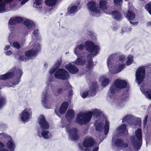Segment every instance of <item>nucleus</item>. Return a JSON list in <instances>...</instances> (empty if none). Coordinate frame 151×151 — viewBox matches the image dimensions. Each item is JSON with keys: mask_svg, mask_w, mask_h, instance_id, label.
Masks as SVG:
<instances>
[{"mask_svg": "<svg viewBox=\"0 0 151 151\" xmlns=\"http://www.w3.org/2000/svg\"><path fill=\"white\" fill-rule=\"evenodd\" d=\"M118 54L115 53L110 55L107 59V64L109 72L112 74L118 73L126 67L124 63L126 58L124 55L118 57Z\"/></svg>", "mask_w": 151, "mask_h": 151, "instance_id": "f257e3e1", "label": "nucleus"}, {"mask_svg": "<svg viewBox=\"0 0 151 151\" xmlns=\"http://www.w3.org/2000/svg\"><path fill=\"white\" fill-rule=\"evenodd\" d=\"M114 84L111 85L109 88L108 92V96L109 97V101L112 104H114L119 108H121L124 106V103L128 97V94L126 91L121 95L119 98H116L114 95L117 92V89Z\"/></svg>", "mask_w": 151, "mask_h": 151, "instance_id": "f03ea898", "label": "nucleus"}, {"mask_svg": "<svg viewBox=\"0 0 151 151\" xmlns=\"http://www.w3.org/2000/svg\"><path fill=\"white\" fill-rule=\"evenodd\" d=\"M84 47L86 50L90 53L86 57L87 61L86 67L88 70L91 69L93 66V62L91 57H93L98 54L100 48L98 45H95L91 41H87L84 43Z\"/></svg>", "mask_w": 151, "mask_h": 151, "instance_id": "7ed1b4c3", "label": "nucleus"}, {"mask_svg": "<svg viewBox=\"0 0 151 151\" xmlns=\"http://www.w3.org/2000/svg\"><path fill=\"white\" fill-rule=\"evenodd\" d=\"M101 114V112L96 109H92L91 111L88 112H81L77 114L75 122L81 125L85 124L90 121L92 115L98 116Z\"/></svg>", "mask_w": 151, "mask_h": 151, "instance_id": "20e7f679", "label": "nucleus"}, {"mask_svg": "<svg viewBox=\"0 0 151 151\" xmlns=\"http://www.w3.org/2000/svg\"><path fill=\"white\" fill-rule=\"evenodd\" d=\"M32 49L27 51L25 53V56L20 54L18 59L20 61H27L28 59L32 58L36 55L37 53L40 50V46L36 40H32L30 43Z\"/></svg>", "mask_w": 151, "mask_h": 151, "instance_id": "39448f33", "label": "nucleus"}, {"mask_svg": "<svg viewBox=\"0 0 151 151\" xmlns=\"http://www.w3.org/2000/svg\"><path fill=\"white\" fill-rule=\"evenodd\" d=\"M38 122L42 130L41 133L38 131L37 133V135L40 138L42 137L45 139H50L52 135L49 131L46 130L49 128V126L44 116L41 115L39 117Z\"/></svg>", "mask_w": 151, "mask_h": 151, "instance_id": "423d86ee", "label": "nucleus"}, {"mask_svg": "<svg viewBox=\"0 0 151 151\" xmlns=\"http://www.w3.org/2000/svg\"><path fill=\"white\" fill-rule=\"evenodd\" d=\"M130 140L135 150L138 151L141 147L142 142V133L141 129H137L135 131L134 136H132Z\"/></svg>", "mask_w": 151, "mask_h": 151, "instance_id": "0eeeda50", "label": "nucleus"}, {"mask_svg": "<svg viewBox=\"0 0 151 151\" xmlns=\"http://www.w3.org/2000/svg\"><path fill=\"white\" fill-rule=\"evenodd\" d=\"M105 122L104 126V132L105 134H106L109 129V122L107 120L106 118L104 116L101 117L99 120L96 121L94 124L97 131L100 132L102 130V127L104 122Z\"/></svg>", "mask_w": 151, "mask_h": 151, "instance_id": "6e6552de", "label": "nucleus"}, {"mask_svg": "<svg viewBox=\"0 0 151 151\" xmlns=\"http://www.w3.org/2000/svg\"><path fill=\"white\" fill-rule=\"evenodd\" d=\"M81 51V50L76 47L74 49L75 54L78 57L75 61V64L77 65H83L86 63L85 56L83 55L84 53Z\"/></svg>", "mask_w": 151, "mask_h": 151, "instance_id": "1a4fd4ad", "label": "nucleus"}, {"mask_svg": "<svg viewBox=\"0 0 151 151\" xmlns=\"http://www.w3.org/2000/svg\"><path fill=\"white\" fill-rule=\"evenodd\" d=\"M87 7L90 12L91 15L92 16L98 17L101 13L99 9L96 7V3L94 1L89 2L87 4Z\"/></svg>", "mask_w": 151, "mask_h": 151, "instance_id": "9d476101", "label": "nucleus"}, {"mask_svg": "<svg viewBox=\"0 0 151 151\" xmlns=\"http://www.w3.org/2000/svg\"><path fill=\"white\" fill-rule=\"evenodd\" d=\"M32 114L31 109L29 108H27L19 114V118L23 122H27L31 119Z\"/></svg>", "mask_w": 151, "mask_h": 151, "instance_id": "9b49d317", "label": "nucleus"}, {"mask_svg": "<svg viewBox=\"0 0 151 151\" xmlns=\"http://www.w3.org/2000/svg\"><path fill=\"white\" fill-rule=\"evenodd\" d=\"M145 74V68L141 66L138 68L136 73V81L138 84H140L143 81Z\"/></svg>", "mask_w": 151, "mask_h": 151, "instance_id": "f8f14e48", "label": "nucleus"}, {"mask_svg": "<svg viewBox=\"0 0 151 151\" xmlns=\"http://www.w3.org/2000/svg\"><path fill=\"white\" fill-rule=\"evenodd\" d=\"M69 73L65 69H60L55 73V77L57 79L62 80L69 78Z\"/></svg>", "mask_w": 151, "mask_h": 151, "instance_id": "ddd939ff", "label": "nucleus"}, {"mask_svg": "<svg viewBox=\"0 0 151 151\" xmlns=\"http://www.w3.org/2000/svg\"><path fill=\"white\" fill-rule=\"evenodd\" d=\"M16 73L17 79H14L12 81V85L9 84L6 85L8 87H12V86H15L17 85L19 82V79L21 78L22 74V71L20 69L15 70L14 69V73Z\"/></svg>", "mask_w": 151, "mask_h": 151, "instance_id": "4468645a", "label": "nucleus"}, {"mask_svg": "<svg viewBox=\"0 0 151 151\" xmlns=\"http://www.w3.org/2000/svg\"><path fill=\"white\" fill-rule=\"evenodd\" d=\"M94 139L90 136L86 137L83 142V146L86 147H90L94 145Z\"/></svg>", "mask_w": 151, "mask_h": 151, "instance_id": "2eb2a0df", "label": "nucleus"}, {"mask_svg": "<svg viewBox=\"0 0 151 151\" xmlns=\"http://www.w3.org/2000/svg\"><path fill=\"white\" fill-rule=\"evenodd\" d=\"M140 88L142 93L144 94L146 98L151 99V90L148 88L146 85H142Z\"/></svg>", "mask_w": 151, "mask_h": 151, "instance_id": "dca6fc26", "label": "nucleus"}, {"mask_svg": "<svg viewBox=\"0 0 151 151\" xmlns=\"http://www.w3.org/2000/svg\"><path fill=\"white\" fill-rule=\"evenodd\" d=\"M75 64V62H72L69 64H66L65 66L66 69L72 74H74L78 72V68L74 65Z\"/></svg>", "mask_w": 151, "mask_h": 151, "instance_id": "f3484780", "label": "nucleus"}, {"mask_svg": "<svg viewBox=\"0 0 151 151\" xmlns=\"http://www.w3.org/2000/svg\"><path fill=\"white\" fill-rule=\"evenodd\" d=\"M116 133L117 136L127 134L128 131L126 129V125L123 124L119 126L116 128Z\"/></svg>", "mask_w": 151, "mask_h": 151, "instance_id": "a211bd4d", "label": "nucleus"}, {"mask_svg": "<svg viewBox=\"0 0 151 151\" xmlns=\"http://www.w3.org/2000/svg\"><path fill=\"white\" fill-rule=\"evenodd\" d=\"M127 82L124 80L120 79L116 80L114 82V84L116 87L119 89H123L125 88L127 86Z\"/></svg>", "mask_w": 151, "mask_h": 151, "instance_id": "6ab92c4d", "label": "nucleus"}, {"mask_svg": "<svg viewBox=\"0 0 151 151\" xmlns=\"http://www.w3.org/2000/svg\"><path fill=\"white\" fill-rule=\"evenodd\" d=\"M68 87L70 89L71 88V86L68 81L64 84L62 88H58L56 92L53 93L56 96H58L59 94H62L63 92L67 90V87Z\"/></svg>", "mask_w": 151, "mask_h": 151, "instance_id": "aec40b11", "label": "nucleus"}, {"mask_svg": "<svg viewBox=\"0 0 151 151\" xmlns=\"http://www.w3.org/2000/svg\"><path fill=\"white\" fill-rule=\"evenodd\" d=\"M68 106V104L67 102H63L59 109V113L58 112V111L55 110V113L58 116L60 117V114H64L67 110Z\"/></svg>", "mask_w": 151, "mask_h": 151, "instance_id": "412c9836", "label": "nucleus"}, {"mask_svg": "<svg viewBox=\"0 0 151 151\" xmlns=\"http://www.w3.org/2000/svg\"><path fill=\"white\" fill-rule=\"evenodd\" d=\"M112 141L115 145L118 147L121 148H126L128 146V144L127 143H124L123 141L120 139L115 140V138L113 137Z\"/></svg>", "mask_w": 151, "mask_h": 151, "instance_id": "4be33fe9", "label": "nucleus"}, {"mask_svg": "<svg viewBox=\"0 0 151 151\" xmlns=\"http://www.w3.org/2000/svg\"><path fill=\"white\" fill-rule=\"evenodd\" d=\"M13 0H0V13L5 12L7 11L6 3L13 1Z\"/></svg>", "mask_w": 151, "mask_h": 151, "instance_id": "5701e85b", "label": "nucleus"}, {"mask_svg": "<svg viewBox=\"0 0 151 151\" xmlns=\"http://www.w3.org/2000/svg\"><path fill=\"white\" fill-rule=\"evenodd\" d=\"M124 15L125 16L127 19L129 21L130 23H132L133 25L137 24V22H133L131 21L135 17V14L134 12H132L130 10H128L127 13L126 14H124Z\"/></svg>", "mask_w": 151, "mask_h": 151, "instance_id": "b1692460", "label": "nucleus"}, {"mask_svg": "<svg viewBox=\"0 0 151 151\" xmlns=\"http://www.w3.org/2000/svg\"><path fill=\"white\" fill-rule=\"evenodd\" d=\"M68 132L70 135V137L71 139L76 140L78 138V131L76 128H71L68 130Z\"/></svg>", "mask_w": 151, "mask_h": 151, "instance_id": "393cba45", "label": "nucleus"}, {"mask_svg": "<svg viewBox=\"0 0 151 151\" xmlns=\"http://www.w3.org/2000/svg\"><path fill=\"white\" fill-rule=\"evenodd\" d=\"M65 117L67 121L66 123H69L74 118V111L72 109L68 110L66 114Z\"/></svg>", "mask_w": 151, "mask_h": 151, "instance_id": "a878e982", "label": "nucleus"}, {"mask_svg": "<svg viewBox=\"0 0 151 151\" xmlns=\"http://www.w3.org/2000/svg\"><path fill=\"white\" fill-rule=\"evenodd\" d=\"M99 8L101 10H103L107 14H111L110 12H106V10H107L108 7L107 4V2L104 0H100L99 4Z\"/></svg>", "mask_w": 151, "mask_h": 151, "instance_id": "bb28decb", "label": "nucleus"}, {"mask_svg": "<svg viewBox=\"0 0 151 151\" xmlns=\"http://www.w3.org/2000/svg\"><path fill=\"white\" fill-rule=\"evenodd\" d=\"M24 24L26 26L29 31H31L35 28V24L31 20H26L24 22Z\"/></svg>", "mask_w": 151, "mask_h": 151, "instance_id": "cd10ccee", "label": "nucleus"}, {"mask_svg": "<svg viewBox=\"0 0 151 151\" xmlns=\"http://www.w3.org/2000/svg\"><path fill=\"white\" fill-rule=\"evenodd\" d=\"M7 139L9 140L6 143V147L7 148H5L8 151H12L15 147L14 143L10 137Z\"/></svg>", "mask_w": 151, "mask_h": 151, "instance_id": "c85d7f7f", "label": "nucleus"}, {"mask_svg": "<svg viewBox=\"0 0 151 151\" xmlns=\"http://www.w3.org/2000/svg\"><path fill=\"white\" fill-rule=\"evenodd\" d=\"M79 5V3L77 2L76 5H72L69 6L68 9V13L72 14L76 13L78 11V7Z\"/></svg>", "mask_w": 151, "mask_h": 151, "instance_id": "c756f323", "label": "nucleus"}, {"mask_svg": "<svg viewBox=\"0 0 151 151\" xmlns=\"http://www.w3.org/2000/svg\"><path fill=\"white\" fill-rule=\"evenodd\" d=\"M22 19L20 17H14L11 18L9 21L10 25H13L16 23H20L22 21Z\"/></svg>", "mask_w": 151, "mask_h": 151, "instance_id": "7c9ffc66", "label": "nucleus"}, {"mask_svg": "<svg viewBox=\"0 0 151 151\" xmlns=\"http://www.w3.org/2000/svg\"><path fill=\"white\" fill-rule=\"evenodd\" d=\"M99 81L103 87H106L109 83V80L106 76H102L99 78Z\"/></svg>", "mask_w": 151, "mask_h": 151, "instance_id": "2f4dec72", "label": "nucleus"}, {"mask_svg": "<svg viewBox=\"0 0 151 151\" xmlns=\"http://www.w3.org/2000/svg\"><path fill=\"white\" fill-rule=\"evenodd\" d=\"M14 69H12L6 74L0 75V79L4 80L11 78L14 75Z\"/></svg>", "mask_w": 151, "mask_h": 151, "instance_id": "473e14b6", "label": "nucleus"}, {"mask_svg": "<svg viewBox=\"0 0 151 151\" xmlns=\"http://www.w3.org/2000/svg\"><path fill=\"white\" fill-rule=\"evenodd\" d=\"M33 6L37 9L40 11H42L44 9L42 5V0H35Z\"/></svg>", "mask_w": 151, "mask_h": 151, "instance_id": "72a5a7b5", "label": "nucleus"}, {"mask_svg": "<svg viewBox=\"0 0 151 151\" xmlns=\"http://www.w3.org/2000/svg\"><path fill=\"white\" fill-rule=\"evenodd\" d=\"M96 84V83H94V84L87 90L88 95L90 96L95 95L96 93V88L97 87Z\"/></svg>", "mask_w": 151, "mask_h": 151, "instance_id": "f704fd0d", "label": "nucleus"}, {"mask_svg": "<svg viewBox=\"0 0 151 151\" xmlns=\"http://www.w3.org/2000/svg\"><path fill=\"white\" fill-rule=\"evenodd\" d=\"M62 63V60L61 59L57 60L55 63L53 68L50 69L49 71V73L50 74H53L58 69Z\"/></svg>", "mask_w": 151, "mask_h": 151, "instance_id": "c9c22d12", "label": "nucleus"}, {"mask_svg": "<svg viewBox=\"0 0 151 151\" xmlns=\"http://www.w3.org/2000/svg\"><path fill=\"white\" fill-rule=\"evenodd\" d=\"M49 97V95L47 92L43 93L42 99V104L45 105L47 104L48 101Z\"/></svg>", "mask_w": 151, "mask_h": 151, "instance_id": "e433bc0d", "label": "nucleus"}, {"mask_svg": "<svg viewBox=\"0 0 151 151\" xmlns=\"http://www.w3.org/2000/svg\"><path fill=\"white\" fill-rule=\"evenodd\" d=\"M114 18L117 20H119L121 19V14L117 11H114L111 13Z\"/></svg>", "mask_w": 151, "mask_h": 151, "instance_id": "4c0bfd02", "label": "nucleus"}, {"mask_svg": "<svg viewBox=\"0 0 151 151\" xmlns=\"http://www.w3.org/2000/svg\"><path fill=\"white\" fill-rule=\"evenodd\" d=\"M131 29L132 28L130 26H127V25H125L122 28L121 32L123 33L125 32H128L130 31Z\"/></svg>", "mask_w": 151, "mask_h": 151, "instance_id": "58836bf2", "label": "nucleus"}, {"mask_svg": "<svg viewBox=\"0 0 151 151\" xmlns=\"http://www.w3.org/2000/svg\"><path fill=\"white\" fill-rule=\"evenodd\" d=\"M57 0H46L45 1V4L49 6H54L56 3Z\"/></svg>", "mask_w": 151, "mask_h": 151, "instance_id": "ea45409f", "label": "nucleus"}, {"mask_svg": "<svg viewBox=\"0 0 151 151\" xmlns=\"http://www.w3.org/2000/svg\"><path fill=\"white\" fill-rule=\"evenodd\" d=\"M132 119V116L131 114H129L125 116L122 119V122H129Z\"/></svg>", "mask_w": 151, "mask_h": 151, "instance_id": "a19ab883", "label": "nucleus"}, {"mask_svg": "<svg viewBox=\"0 0 151 151\" xmlns=\"http://www.w3.org/2000/svg\"><path fill=\"white\" fill-rule=\"evenodd\" d=\"M133 60V56L131 55H129L127 57V61L126 62V65L127 66L131 65Z\"/></svg>", "mask_w": 151, "mask_h": 151, "instance_id": "79ce46f5", "label": "nucleus"}, {"mask_svg": "<svg viewBox=\"0 0 151 151\" xmlns=\"http://www.w3.org/2000/svg\"><path fill=\"white\" fill-rule=\"evenodd\" d=\"M80 95L81 97L83 98H86L89 96L87 90L81 91L80 93Z\"/></svg>", "mask_w": 151, "mask_h": 151, "instance_id": "37998d69", "label": "nucleus"}, {"mask_svg": "<svg viewBox=\"0 0 151 151\" xmlns=\"http://www.w3.org/2000/svg\"><path fill=\"white\" fill-rule=\"evenodd\" d=\"M6 101L5 98L1 97L0 98V109L6 103Z\"/></svg>", "mask_w": 151, "mask_h": 151, "instance_id": "c03bdc74", "label": "nucleus"}, {"mask_svg": "<svg viewBox=\"0 0 151 151\" xmlns=\"http://www.w3.org/2000/svg\"><path fill=\"white\" fill-rule=\"evenodd\" d=\"M145 8L149 13L151 14V2L146 5Z\"/></svg>", "mask_w": 151, "mask_h": 151, "instance_id": "a18cd8bd", "label": "nucleus"}, {"mask_svg": "<svg viewBox=\"0 0 151 151\" xmlns=\"http://www.w3.org/2000/svg\"><path fill=\"white\" fill-rule=\"evenodd\" d=\"M0 151H8L5 148V145L0 142Z\"/></svg>", "mask_w": 151, "mask_h": 151, "instance_id": "49530a36", "label": "nucleus"}, {"mask_svg": "<svg viewBox=\"0 0 151 151\" xmlns=\"http://www.w3.org/2000/svg\"><path fill=\"white\" fill-rule=\"evenodd\" d=\"M10 137L8 135L4 133H0V139H2L3 138H8Z\"/></svg>", "mask_w": 151, "mask_h": 151, "instance_id": "de8ad7c7", "label": "nucleus"}, {"mask_svg": "<svg viewBox=\"0 0 151 151\" xmlns=\"http://www.w3.org/2000/svg\"><path fill=\"white\" fill-rule=\"evenodd\" d=\"M12 46L17 49H19L20 48V45L17 42H13Z\"/></svg>", "mask_w": 151, "mask_h": 151, "instance_id": "09e8293b", "label": "nucleus"}, {"mask_svg": "<svg viewBox=\"0 0 151 151\" xmlns=\"http://www.w3.org/2000/svg\"><path fill=\"white\" fill-rule=\"evenodd\" d=\"M115 4L116 6L120 5L122 4V0H114Z\"/></svg>", "mask_w": 151, "mask_h": 151, "instance_id": "8fccbe9b", "label": "nucleus"}, {"mask_svg": "<svg viewBox=\"0 0 151 151\" xmlns=\"http://www.w3.org/2000/svg\"><path fill=\"white\" fill-rule=\"evenodd\" d=\"M76 47L79 50H81V51L84 49V45H83V44H81L77 45Z\"/></svg>", "mask_w": 151, "mask_h": 151, "instance_id": "3c124183", "label": "nucleus"}, {"mask_svg": "<svg viewBox=\"0 0 151 151\" xmlns=\"http://www.w3.org/2000/svg\"><path fill=\"white\" fill-rule=\"evenodd\" d=\"M72 87H71V88L70 89L68 87H67V89H69V94L68 96L69 97H70L71 96H72L73 94V91L72 89Z\"/></svg>", "mask_w": 151, "mask_h": 151, "instance_id": "603ef678", "label": "nucleus"}, {"mask_svg": "<svg viewBox=\"0 0 151 151\" xmlns=\"http://www.w3.org/2000/svg\"><path fill=\"white\" fill-rule=\"evenodd\" d=\"M11 9L13 10H16L18 9V7L16 5L14 4L13 6L10 5Z\"/></svg>", "mask_w": 151, "mask_h": 151, "instance_id": "864d4df0", "label": "nucleus"}, {"mask_svg": "<svg viewBox=\"0 0 151 151\" xmlns=\"http://www.w3.org/2000/svg\"><path fill=\"white\" fill-rule=\"evenodd\" d=\"M148 118V116L147 115H146L143 121V124L145 126L146 125V122L147 121V119Z\"/></svg>", "mask_w": 151, "mask_h": 151, "instance_id": "5fc2aeb1", "label": "nucleus"}, {"mask_svg": "<svg viewBox=\"0 0 151 151\" xmlns=\"http://www.w3.org/2000/svg\"><path fill=\"white\" fill-rule=\"evenodd\" d=\"M33 34L35 37L37 36L38 34V30L37 29H35L33 32Z\"/></svg>", "mask_w": 151, "mask_h": 151, "instance_id": "6e6d98bb", "label": "nucleus"}, {"mask_svg": "<svg viewBox=\"0 0 151 151\" xmlns=\"http://www.w3.org/2000/svg\"><path fill=\"white\" fill-rule=\"evenodd\" d=\"M112 29L114 31H116L117 29L118 28V26L114 25L112 26Z\"/></svg>", "mask_w": 151, "mask_h": 151, "instance_id": "4d7b16f0", "label": "nucleus"}, {"mask_svg": "<svg viewBox=\"0 0 151 151\" xmlns=\"http://www.w3.org/2000/svg\"><path fill=\"white\" fill-rule=\"evenodd\" d=\"M19 1H22L21 2V4L22 5L24 4L27 2L29 0H18Z\"/></svg>", "mask_w": 151, "mask_h": 151, "instance_id": "13d9d810", "label": "nucleus"}, {"mask_svg": "<svg viewBox=\"0 0 151 151\" xmlns=\"http://www.w3.org/2000/svg\"><path fill=\"white\" fill-rule=\"evenodd\" d=\"M12 53V52L11 51H8L5 52V54L7 55H10Z\"/></svg>", "mask_w": 151, "mask_h": 151, "instance_id": "bf43d9fd", "label": "nucleus"}, {"mask_svg": "<svg viewBox=\"0 0 151 151\" xmlns=\"http://www.w3.org/2000/svg\"><path fill=\"white\" fill-rule=\"evenodd\" d=\"M13 36V35L12 34H10L9 37V42L10 43V44H11V40L12 39V37Z\"/></svg>", "mask_w": 151, "mask_h": 151, "instance_id": "052dcab7", "label": "nucleus"}, {"mask_svg": "<svg viewBox=\"0 0 151 151\" xmlns=\"http://www.w3.org/2000/svg\"><path fill=\"white\" fill-rule=\"evenodd\" d=\"M78 149L81 151H84L85 150L83 148V147L80 145H79L78 147Z\"/></svg>", "mask_w": 151, "mask_h": 151, "instance_id": "680f3d73", "label": "nucleus"}, {"mask_svg": "<svg viewBox=\"0 0 151 151\" xmlns=\"http://www.w3.org/2000/svg\"><path fill=\"white\" fill-rule=\"evenodd\" d=\"M46 84L47 86H51L52 84L50 81H48L46 82Z\"/></svg>", "mask_w": 151, "mask_h": 151, "instance_id": "e2e57ef3", "label": "nucleus"}, {"mask_svg": "<svg viewBox=\"0 0 151 151\" xmlns=\"http://www.w3.org/2000/svg\"><path fill=\"white\" fill-rule=\"evenodd\" d=\"M10 47V46L9 45H7L4 48V49L5 50H6L9 49Z\"/></svg>", "mask_w": 151, "mask_h": 151, "instance_id": "0e129e2a", "label": "nucleus"}, {"mask_svg": "<svg viewBox=\"0 0 151 151\" xmlns=\"http://www.w3.org/2000/svg\"><path fill=\"white\" fill-rule=\"evenodd\" d=\"M99 150V147H94L93 149V150L92 151H98Z\"/></svg>", "mask_w": 151, "mask_h": 151, "instance_id": "69168bd1", "label": "nucleus"}, {"mask_svg": "<svg viewBox=\"0 0 151 151\" xmlns=\"http://www.w3.org/2000/svg\"><path fill=\"white\" fill-rule=\"evenodd\" d=\"M146 67H149L150 68H151V63H149L147 65L145 66Z\"/></svg>", "mask_w": 151, "mask_h": 151, "instance_id": "338daca9", "label": "nucleus"}, {"mask_svg": "<svg viewBox=\"0 0 151 151\" xmlns=\"http://www.w3.org/2000/svg\"><path fill=\"white\" fill-rule=\"evenodd\" d=\"M147 25L148 26H151V21L148 22L147 23Z\"/></svg>", "mask_w": 151, "mask_h": 151, "instance_id": "774afa93", "label": "nucleus"}]
</instances>
